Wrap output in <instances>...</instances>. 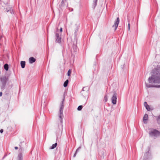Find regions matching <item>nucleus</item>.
<instances>
[{"instance_id":"2eb2a0df","label":"nucleus","mask_w":160,"mask_h":160,"mask_svg":"<svg viewBox=\"0 0 160 160\" xmlns=\"http://www.w3.org/2000/svg\"><path fill=\"white\" fill-rule=\"evenodd\" d=\"M72 48L74 52H76L77 51L78 48L76 44H73Z\"/></svg>"},{"instance_id":"7c9ffc66","label":"nucleus","mask_w":160,"mask_h":160,"mask_svg":"<svg viewBox=\"0 0 160 160\" xmlns=\"http://www.w3.org/2000/svg\"><path fill=\"white\" fill-rule=\"evenodd\" d=\"M148 152H146L145 153V154H144V157H145L146 156V157H147V155H148Z\"/></svg>"},{"instance_id":"f3484780","label":"nucleus","mask_w":160,"mask_h":160,"mask_svg":"<svg viewBox=\"0 0 160 160\" xmlns=\"http://www.w3.org/2000/svg\"><path fill=\"white\" fill-rule=\"evenodd\" d=\"M66 0H62L61 4L60 5L61 7H63L65 5V2Z\"/></svg>"},{"instance_id":"f257e3e1","label":"nucleus","mask_w":160,"mask_h":160,"mask_svg":"<svg viewBox=\"0 0 160 160\" xmlns=\"http://www.w3.org/2000/svg\"><path fill=\"white\" fill-rule=\"evenodd\" d=\"M151 76L148 79L150 83H160V65L152 69L151 72Z\"/></svg>"},{"instance_id":"2f4dec72","label":"nucleus","mask_w":160,"mask_h":160,"mask_svg":"<svg viewBox=\"0 0 160 160\" xmlns=\"http://www.w3.org/2000/svg\"><path fill=\"white\" fill-rule=\"evenodd\" d=\"M15 149L16 150H17L18 149V148L17 147H15Z\"/></svg>"},{"instance_id":"aec40b11","label":"nucleus","mask_w":160,"mask_h":160,"mask_svg":"<svg viewBox=\"0 0 160 160\" xmlns=\"http://www.w3.org/2000/svg\"><path fill=\"white\" fill-rule=\"evenodd\" d=\"M68 80H67L64 82L63 84V86L64 87H66L68 86Z\"/></svg>"},{"instance_id":"ddd939ff","label":"nucleus","mask_w":160,"mask_h":160,"mask_svg":"<svg viewBox=\"0 0 160 160\" xmlns=\"http://www.w3.org/2000/svg\"><path fill=\"white\" fill-rule=\"evenodd\" d=\"M36 61V59L33 57H31L29 58V62L30 63H32Z\"/></svg>"},{"instance_id":"1a4fd4ad","label":"nucleus","mask_w":160,"mask_h":160,"mask_svg":"<svg viewBox=\"0 0 160 160\" xmlns=\"http://www.w3.org/2000/svg\"><path fill=\"white\" fill-rule=\"evenodd\" d=\"M85 88V87L83 88L81 92V93L83 96L85 97L88 95V90L85 91L84 90Z\"/></svg>"},{"instance_id":"cd10ccee","label":"nucleus","mask_w":160,"mask_h":160,"mask_svg":"<svg viewBox=\"0 0 160 160\" xmlns=\"http://www.w3.org/2000/svg\"><path fill=\"white\" fill-rule=\"evenodd\" d=\"M157 120L158 123L159 120L160 119V115L158 116V117H157Z\"/></svg>"},{"instance_id":"a878e982","label":"nucleus","mask_w":160,"mask_h":160,"mask_svg":"<svg viewBox=\"0 0 160 160\" xmlns=\"http://www.w3.org/2000/svg\"><path fill=\"white\" fill-rule=\"evenodd\" d=\"M98 2V0H94L93 1L94 4L95 5V7L97 4V3Z\"/></svg>"},{"instance_id":"20e7f679","label":"nucleus","mask_w":160,"mask_h":160,"mask_svg":"<svg viewBox=\"0 0 160 160\" xmlns=\"http://www.w3.org/2000/svg\"><path fill=\"white\" fill-rule=\"evenodd\" d=\"M149 133V135L152 137H157L160 136V132L155 129L150 131Z\"/></svg>"},{"instance_id":"393cba45","label":"nucleus","mask_w":160,"mask_h":160,"mask_svg":"<svg viewBox=\"0 0 160 160\" xmlns=\"http://www.w3.org/2000/svg\"><path fill=\"white\" fill-rule=\"evenodd\" d=\"M104 100L105 101V102H107L108 100V98L107 95H105L104 97Z\"/></svg>"},{"instance_id":"dca6fc26","label":"nucleus","mask_w":160,"mask_h":160,"mask_svg":"<svg viewBox=\"0 0 160 160\" xmlns=\"http://www.w3.org/2000/svg\"><path fill=\"white\" fill-rule=\"evenodd\" d=\"M20 64H21V67L22 68H25V64H26L25 62L24 61H22L21 62Z\"/></svg>"},{"instance_id":"f8f14e48","label":"nucleus","mask_w":160,"mask_h":160,"mask_svg":"<svg viewBox=\"0 0 160 160\" xmlns=\"http://www.w3.org/2000/svg\"><path fill=\"white\" fill-rule=\"evenodd\" d=\"M144 105L146 109L148 111H149L150 110V108L147 102H145L144 103Z\"/></svg>"},{"instance_id":"5701e85b","label":"nucleus","mask_w":160,"mask_h":160,"mask_svg":"<svg viewBox=\"0 0 160 160\" xmlns=\"http://www.w3.org/2000/svg\"><path fill=\"white\" fill-rule=\"evenodd\" d=\"M6 11L7 12H8L9 11H10V13L12 14V12H13L12 10V8H10L8 10V8L6 9Z\"/></svg>"},{"instance_id":"c85d7f7f","label":"nucleus","mask_w":160,"mask_h":160,"mask_svg":"<svg viewBox=\"0 0 160 160\" xmlns=\"http://www.w3.org/2000/svg\"><path fill=\"white\" fill-rule=\"evenodd\" d=\"M62 28H61L60 29V32H59V33H61V32H62Z\"/></svg>"},{"instance_id":"423d86ee","label":"nucleus","mask_w":160,"mask_h":160,"mask_svg":"<svg viewBox=\"0 0 160 160\" xmlns=\"http://www.w3.org/2000/svg\"><path fill=\"white\" fill-rule=\"evenodd\" d=\"M117 94L114 92L111 98L112 102L113 104H116L117 102Z\"/></svg>"},{"instance_id":"6ab92c4d","label":"nucleus","mask_w":160,"mask_h":160,"mask_svg":"<svg viewBox=\"0 0 160 160\" xmlns=\"http://www.w3.org/2000/svg\"><path fill=\"white\" fill-rule=\"evenodd\" d=\"M4 69L6 71H8V64H5L4 65Z\"/></svg>"},{"instance_id":"9d476101","label":"nucleus","mask_w":160,"mask_h":160,"mask_svg":"<svg viewBox=\"0 0 160 160\" xmlns=\"http://www.w3.org/2000/svg\"><path fill=\"white\" fill-rule=\"evenodd\" d=\"M146 85L148 88L155 87L157 88H160V85H151L149 84L146 83Z\"/></svg>"},{"instance_id":"0eeeda50","label":"nucleus","mask_w":160,"mask_h":160,"mask_svg":"<svg viewBox=\"0 0 160 160\" xmlns=\"http://www.w3.org/2000/svg\"><path fill=\"white\" fill-rule=\"evenodd\" d=\"M2 83L6 84L7 81L8 80V78L5 76H2L0 79Z\"/></svg>"},{"instance_id":"72a5a7b5","label":"nucleus","mask_w":160,"mask_h":160,"mask_svg":"<svg viewBox=\"0 0 160 160\" xmlns=\"http://www.w3.org/2000/svg\"><path fill=\"white\" fill-rule=\"evenodd\" d=\"M147 158L146 159H145V158H144L143 160H147Z\"/></svg>"},{"instance_id":"7ed1b4c3","label":"nucleus","mask_w":160,"mask_h":160,"mask_svg":"<svg viewBox=\"0 0 160 160\" xmlns=\"http://www.w3.org/2000/svg\"><path fill=\"white\" fill-rule=\"evenodd\" d=\"M24 142H21L20 144H19V146H20V149H19V152H21L20 153L18 157V160H23V157H22V155L21 153V152H22L24 150V146L22 145V143H23Z\"/></svg>"},{"instance_id":"f03ea898","label":"nucleus","mask_w":160,"mask_h":160,"mask_svg":"<svg viewBox=\"0 0 160 160\" xmlns=\"http://www.w3.org/2000/svg\"><path fill=\"white\" fill-rule=\"evenodd\" d=\"M64 98H65L64 97L63 98L61 102V104L60 105V108L59 110V120L60 122L61 123V124H62V118L63 117V109L64 108Z\"/></svg>"},{"instance_id":"c756f323","label":"nucleus","mask_w":160,"mask_h":160,"mask_svg":"<svg viewBox=\"0 0 160 160\" xmlns=\"http://www.w3.org/2000/svg\"><path fill=\"white\" fill-rule=\"evenodd\" d=\"M3 132V130L2 129H1L0 130V132L2 133Z\"/></svg>"},{"instance_id":"bb28decb","label":"nucleus","mask_w":160,"mask_h":160,"mask_svg":"<svg viewBox=\"0 0 160 160\" xmlns=\"http://www.w3.org/2000/svg\"><path fill=\"white\" fill-rule=\"evenodd\" d=\"M71 73V71L70 69H69L68 70V76H70Z\"/></svg>"},{"instance_id":"b1692460","label":"nucleus","mask_w":160,"mask_h":160,"mask_svg":"<svg viewBox=\"0 0 160 160\" xmlns=\"http://www.w3.org/2000/svg\"><path fill=\"white\" fill-rule=\"evenodd\" d=\"M82 108V105L79 106L78 108L77 109L78 111L81 110Z\"/></svg>"},{"instance_id":"39448f33","label":"nucleus","mask_w":160,"mask_h":160,"mask_svg":"<svg viewBox=\"0 0 160 160\" xmlns=\"http://www.w3.org/2000/svg\"><path fill=\"white\" fill-rule=\"evenodd\" d=\"M56 35V42L60 43L61 42V33H59V31L58 29L55 33Z\"/></svg>"},{"instance_id":"9b49d317","label":"nucleus","mask_w":160,"mask_h":160,"mask_svg":"<svg viewBox=\"0 0 160 160\" xmlns=\"http://www.w3.org/2000/svg\"><path fill=\"white\" fill-rule=\"evenodd\" d=\"M148 115L147 114H145L144 115L143 117V122L144 123H147V122H146V121H147L148 120Z\"/></svg>"},{"instance_id":"6e6552de","label":"nucleus","mask_w":160,"mask_h":160,"mask_svg":"<svg viewBox=\"0 0 160 160\" xmlns=\"http://www.w3.org/2000/svg\"><path fill=\"white\" fill-rule=\"evenodd\" d=\"M119 18L118 17L117 18L116 21H115L114 24V25L112 26L113 27L115 28V30H116L117 29L119 23Z\"/></svg>"},{"instance_id":"4be33fe9","label":"nucleus","mask_w":160,"mask_h":160,"mask_svg":"<svg viewBox=\"0 0 160 160\" xmlns=\"http://www.w3.org/2000/svg\"><path fill=\"white\" fill-rule=\"evenodd\" d=\"M81 147H79L76 150V152L73 155V157H75L77 153L78 152L79 150L81 148Z\"/></svg>"},{"instance_id":"473e14b6","label":"nucleus","mask_w":160,"mask_h":160,"mask_svg":"<svg viewBox=\"0 0 160 160\" xmlns=\"http://www.w3.org/2000/svg\"><path fill=\"white\" fill-rule=\"evenodd\" d=\"M2 92H0V96L1 97L2 96Z\"/></svg>"},{"instance_id":"a211bd4d","label":"nucleus","mask_w":160,"mask_h":160,"mask_svg":"<svg viewBox=\"0 0 160 160\" xmlns=\"http://www.w3.org/2000/svg\"><path fill=\"white\" fill-rule=\"evenodd\" d=\"M57 142H56L55 144L52 145V146L50 148V149H52L55 148L57 146Z\"/></svg>"},{"instance_id":"4468645a","label":"nucleus","mask_w":160,"mask_h":160,"mask_svg":"<svg viewBox=\"0 0 160 160\" xmlns=\"http://www.w3.org/2000/svg\"><path fill=\"white\" fill-rule=\"evenodd\" d=\"M129 15H128L127 16V19H128V29L129 31L130 30V18H129Z\"/></svg>"},{"instance_id":"412c9836","label":"nucleus","mask_w":160,"mask_h":160,"mask_svg":"<svg viewBox=\"0 0 160 160\" xmlns=\"http://www.w3.org/2000/svg\"><path fill=\"white\" fill-rule=\"evenodd\" d=\"M6 85L5 83H2V85L1 86V88L2 90H3L5 89Z\"/></svg>"}]
</instances>
